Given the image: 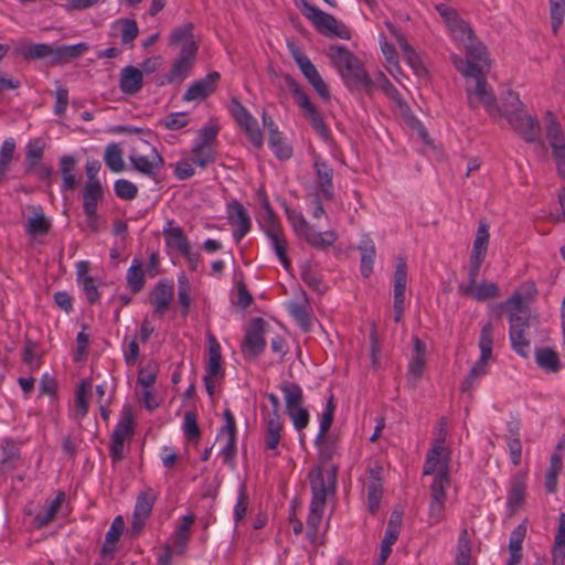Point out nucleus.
I'll return each instance as SVG.
<instances>
[{
  "label": "nucleus",
  "instance_id": "obj_1",
  "mask_svg": "<svg viewBox=\"0 0 565 565\" xmlns=\"http://www.w3.org/2000/svg\"><path fill=\"white\" fill-rule=\"evenodd\" d=\"M452 38L466 46V58L452 55L451 60L458 72L467 79L466 92L471 108L484 107L489 114L494 110V97L491 86L487 83L483 68L488 66L486 49L475 43L469 25L458 18L457 13L445 7H437Z\"/></svg>",
  "mask_w": 565,
  "mask_h": 565
},
{
  "label": "nucleus",
  "instance_id": "obj_2",
  "mask_svg": "<svg viewBox=\"0 0 565 565\" xmlns=\"http://www.w3.org/2000/svg\"><path fill=\"white\" fill-rule=\"evenodd\" d=\"M536 294L532 282L520 289L500 306L501 312L509 315L510 341L512 349L522 358L527 359L531 352L530 330L535 318L529 315V305Z\"/></svg>",
  "mask_w": 565,
  "mask_h": 565
},
{
  "label": "nucleus",
  "instance_id": "obj_3",
  "mask_svg": "<svg viewBox=\"0 0 565 565\" xmlns=\"http://www.w3.org/2000/svg\"><path fill=\"white\" fill-rule=\"evenodd\" d=\"M312 498L309 508L307 524L315 531L318 529L326 507L329 492L335 488L337 469L330 466L327 469L315 468L309 473Z\"/></svg>",
  "mask_w": 565,
  "mask_h": 565
},
{
  "label": "nucleus",
  "instance_id": "obj_4",
  "mask_svg": "<svg viewBox=\"0 0 565 565\" xmlns=\"http://www.w3.org/2000/svg\"><path fill=\"white\" fill-rule=\"evenodd\" d=\"M328 56L350 89L370 88L372 81L365 72L361 61L343 45H331Z\"/></svg>",
  "mask_w": 565,
  "mask_h": 565
},
{
  "label": "nucleus",
  "instance_id": "obj_5",
  "mask_svg": "<svg viewBox=\"0 0 565 565\" xmlns=\"http://www.w3.org/2000/svg\"><path fill=\"white\" fill-rule=\"evenodd\" d=\"M287 220L290 223L295 234L305 239L310 246L324 249L332 246L337 239L338 234L333 230L326 232H318L311 224L305 218V216L294 210H286Z\"/></svg>",
  "mask_w": 565,
  "mask_h": 565
},
{
  "label": "nucleus",
  "instance_id": "obj_6",
  "mask_svg": "<svg viewBox=\"0 0 565 565\" xmlns=\"http://www.w3.org/2000/svg\"><path fill=\"white\" fill-rule=\"evenodd\" d=\"M493 341H494V331H493L491 322H488L486 326H483L481 333H480V339H479L480 358L476 362V364L472 366V369L470 370V372L467 375V377L465 379V381L461 383V390L463 392L470 391L472 387L473 381L486 373L488 362L492 358Z\"/></svg>",
  "mask_w": 565,
  "mask_h": 565
},
{
  "label": "nucleus",
  "instance_id": "obj_7",
  "mask_svg": "<svg viewBox=\"0 0 565 565\" xmlns=\"http://www.w3.org/2000/svg\"><path fill=\"white\" fill-rule=\"evenodd\" d=\"M129 161L136 171L148 177L156 175L163 166V159L157 149L145 141L130 150Z\"/></svg>",
  "mask_w": 565,
  "mask_h": 565
},
{
  "label": "nucleus",
  "instance_id": "obj_8",
  "mask_svg": "<svg viewBox=\"0 0 565 565\" xmlns=\"http://www.w3.org/2000/svg\"><path fill=\"white\" fill-rule=\"evenodd\" d=\"M287 84L294 94L297 105L301 108L305 117L309 120L316 132L327 141L330 137L329 129L318 111L317 107L310 102L308 95L302 87L292 78H287Z\"/></svg>",
  "mask_w": 565,
  "mask_h": 565
},
{
  "label": "nucleus",
  "instance_id": "obj_9",
  "mask_svg": "<svg viewBox=\"0 0 565 565\" xmlns=\"http://www.w3.org/2000/svg\"><path fill=\"white\" fill-rule=\"evenodd\" d=\"M263 207L265 210V217L262 224L264 232L267 237L270 239L271 246L279 258L281 265L288 269L290 266V260L287 256V241L282 235V230L279 223L276 220V216L270 209L269 202L267 199L263 200Z\"/></svg>",
  "mask_w": 565,
  "mask_h": 565
},
{
  "label": "nucleus",
  "instance_id": "obj_10",
  "mask_svg": "<svg viewBox=\"0 0 565 565\" xmlns=\"http://www.w3.org/2000/svg\"><path fill=\"white\" fill-rule=\"evenodd\" d=\"M288 49L295 60L296 64L300 68L302 75L309 82V84L313 87V89L319 94V96L323 99L330 98V92L317 71L316 66L309 60V57L302 53V51L297 47L294 43H288Z\"/></svg>",
  "mask_w": 565,
  "mask_h": 565
},
{
  "label": "nucleus",
  "instance_id": "obj_11",
  "mask_svg": "<svg viewBox=\"0 0 565 565\" xmlns=\"http://www.w3.org/2000/svg\"><path fill=\"white\" fill-rule=\"evenodd\" d=\"M303 14L315 25V28L322 34H334L341 39H349V32L340 26L339 22L331 14L309 4L305 0Z\"/></svg>",
  "mask_w": 565,
  "mask_h": 565
},
{
  "label": "nucleus",
  "instance_id": "obj_12",
  "mask_svg": "<svg viewBox=\"0 0 565 565\" xmlns=\"http://www.w3.org/2000/svg\"><path fill=\"white\" fill-rule=\"evenodd\" d=\"M230 111L238 126L245 131L248 140L257 149L263 147L264 139L255 117L238 100L233 99Z\"/></svg>",
  "mask_w": 565,
  "mask_h": 565
},
{
  "label": "nucleus",
  "instance_id": "obj_13",
  "mask_svg": "<svg viewBox=\"0 0 565 565\" xmlns=\"http://www.w3.org/2000/svg\"><path fill=\"white\" fill-rule=\"evenodd\" d=\"M157 498L156 491L151 488H147L138 494L130 525L132 536H138L141 533L146 521L152 512Z\"/></svg>",
  "mask_w": 565,
  "mask_h": 565
},
{
  "label": "nucleus",
  "instance_id": "obj_14",
  "mask_svg": "<svg viewBox=\"0 0 565 565\" xmlns=\"http://www.w3.org/2000/svg\"><path fill=\"white\" fill-rule=\"evenodd\" d=\"M225 424L217 434V439L223 443L220 455L225 463H232L236 456V424L230 409L224 411Z\"/></svg>",
  "mask_w": 565,
  "mask_h": 565
},
{
  "label": "nucleus",
  "instance_id": "obj_15",
  "mask_svg": "<svg viewBox=\"0 0 565 565\" xmlns=\"http://www.w3.org/2000/svg\"><path fill=\"white\" fill-rule=\"evenodd\" d=\"M195 49L191 44H186L185 47L181 49V52L173 62L170 72L166 75V81L162 84L168 83H181L191 73L196 57Z\"/></svg>",
  "mask_w": 565,
  "mask_h": 565
},
{
  "label": "nucleus",
  "instance_id": "obj_16",
  "mask_svg": "<svg viewBox=\"0 0 565 565\" xmlns=\"http://www.w3.org/2000/svg\"><path fill=\"white\" fill-rule=\"evenodd\" d=\"M508 121L524 141L530 143L543 142L541 137V126L536 118L526 115L523 110H520L513 116L512 120Z\"/></svg>",
  "mask_w": 565,
  "mask_h": 565
},
{
  "label": "nucleus",
  "instance_id": "obj_17",
  "mask_svg": "<svg viewBox=\"0 0 565 565\" xmlns=\"http://www.w3.org/2000/svg\"><path fill=\"white\" fill-rule=\"evenodd\" d=\"M489 227V224L480 223L477 230L469 263V270L472 271V275L480 273L481 265L486 259L490 242Z\"/></svg>",
  "mask_w": 565,
  "mask_h": 565
},
{
  "label": "nucleus",
  "instance_id": "obj_18",
  "mask_svg": "<svg viewBox=\"0 0 565 565\" xmlns=\"http://www.w3.org/2000/svg\"><path fill=\"white\" fill-rule=\"evenodd\" d=\"M479 274L468 273V281L459 286V291L477 301H486L494 296V285L486 280H479Z\"/></svg>",
  "mask_w": 565,
  "mask_h": 565
},
{
  "label": "nucleus",
  "instance_id": "obj_19",
  "mask_svg": "<svg viewBox=\"0 0 565 565\" xmlns=\"http://www.w3.org/2000/svg\"><path fill=\"white\" fill-rule=\"evenodd\" d=\"M220 81L217 72H211L205 77L192 83L183 95L185 102H201L211 95Z\"/></svg>",
  "mask_w": 565,
  "mask_h": 565
},
{
  "label": "nucleus",
  "instance_id": "obj_20",
  "mask_svg": "<svg viewBox=\"0 0 565 565\" xmlns=\"http://www.w3.org/2000/svg\"><path fill=\"white\" fill-rule=\"evenodd\" d=\"M130 434L131 418L126 416L117 424L111 436L109 454L114 463L125 458V441Z\"/></svg>",
  "mask_w": 565,
  "mask_h": 565
},
{
  "label": "nucleus",
  "instance_id": "obj_21",
  "mask_svg": "<svg viewBox=\"0 0 565 565\" xmlns=\"http://www.w3.org/2000/svg\"><path fill=\"white\" fill-rule=\"evenodd\" d=\"M264 323L265 322L262 318H256L246 330L243 349L250 356H257L266 347V341L264 339Z\"/></svg>",
  "mask_w": 565,
  "mask_h": 565
},
{
  "label": "nucleus",
  "instance_id": "obj_22",
  "mask_svg": "<svg viewBox=\"0 0 565 565\" xmlns=\"http://www.w3.org/2000/svg\"><path fill=\"white\" fill-rule=\"evenodd\" d=\"M173 284L169 280H159L150 292V303L154 308V315L162 316L167 312L173 298Z\"/></svg>",
  "mask_w": 565,
  "mask_h": 565
},
{
  "label": "nucleus",
  "instance_id": "obj_23",
  "mask_svg": "<svg viewBox=\"0 0 565 565\" xmlns=\"http://www.w3.org/2000/svg\"><path fill=\"white\" fill-rule=\"evenodd\" d=\"M315 169L317 175L316 194L329 201L333 198V169L329 167L319 156L315 157Z\"/></svg>",
  "mask_w": 565,
  "mask_h": 565
},
{
  "label": "nucleus",
  "instance_id": "obj_24",
  "mask_svg": "<svg viewBox=\"0 0 565 565\" xmlns=\"http://www.w3.org/2000/svg\"><path fill=\"white\" fill-rule=\"evenodd\" d=\"M385 25H386L387 30L391 32V34L394 36L396 42L398 43L407 64L414 70V72L417 75L424 74L425 67H424L418 54L411 46V44L407 42L405 36L393 25L392 22L386 21Z\"/></svg>",
  "mask_w": 565,
  "mask_h": 565
},
{
  "label": "nucleus",
  "instance_id": "obj_25",
  "mask_svg": "<svg viewBox=\"0 0 565 565\" xmlns=\"http://www.w3.org/2000/svg\"><path fill=\"white\" fill-rule=\"evenodd\" d=\"M228 221L237 228L234 232V238L239 242L250 231V218L246 209L237 201H233L227 206Z\"/></svg>",
  "mask_w": 565,
  "mask_h": 565
},
{
  "label": "nucleus",
  "instance_id": "obj_26",
  "mask_svg": "<svg viewBox=\"0 0 565 565\" xmlns=\"http://www.w3.org/2000/svg\"><path fill=\"white\" fill-rule=\"evenodd\" d=\"M545 132L552 154L565 151V136L562 125L552 111L545 114Z\"/></svg>",
  "mask_w": 565,
  "mask_h": 565
},
{
  "label": "nucleus",
  "instance_id": "obj_27",
  "mask_svg": "<svg viewBox=\"0 0 565 565\" xmlns=\"http://www.w3.org/2000/svg\"><path fill=\"white\" fill-rule=\"evenodd\" d=\"M15 53L24 60L51 58L54 63V46L46 43H26L21 42L15 46Z\"/></svg>",
  "mask_w": 565,
  "mask_h": 565
},
{
  "label": "nucleus",
  "instance_id": "obj_28",
  "mask_svg": "<svg viewBox=\"0 0 565 565\" xmlns=\"http://www.w3.org/2000/svg\"><path fill=\"white\" fill-rule=\"evenodd\" d=\"M334 409L335 405L333 404V396L331 395L328 399L326 408L322 412L319 425V433L316 438V444L321 446V452L327 457L331 456V450L327 446L326 434L328 433L332 425Z\"/></svg>",
  "mask_w": 565,
  "mask_h": 565
},
{
  "label": "nucleus",
  "instance_id": "obj_29",
  "mask_svg": "<svg viewBox=\"0 0 565 565\" xmlns=\"http://www.w3.org/2000/svg\"><path fill=\"white\" fill-rule=\"evenodd\" d=\"M414 349L413 356L408 365V379L412 382H417L425 370V354H426V345L425 343L417 337L413 339Z\"/></svg>",
  "mask_w": 565,
  "mask_h": 565
},
{
  "label": "nucleus",
  "instance_id": "obj_30",
  "mask_svg": "<svg viewBox=\"0 0 565 565\" xmlns=\"http://www.w3.org/2000/svg\"><path fill=\"white\" fill-rule=\"evenodd\" d=\"M139 34V28L134 19H118L111 23V35L120 36L122 45H132Z\"/></svg>",
  "mask_w": 565,
  "mask_h": 565
},
{
  "label": "nucleus",
  "instance_id": "obj_31",
  "mask_svg": "<svg viewBox=\"0 0 565 565\" xmlns=\"http://www.w3.org/2000/svg\"><path fill=\"white\" fill-rule=\"evenodd\" d=\"M142 72L135 66H126L121 70L119 88L124 94L134 95L142 87Z\"/></svg>",
  "mask_w": 565,
  "mask_h": 565
},
{
  "label": "nucleus",
  "instance_id": "obj_32",
  "mask_svg": "<svg viewBox=\"0 0 565 565\" xmlns=\"http://www.w3.org/2000/svg\"><path fill=\"white\" fill-rule=\"evenodd\" d=\"M444 452V438H441L436 441L427 456V460L424 467L425 475H433L437 471H441L443 467H445V471H448V460Z\"/></svg>",
  "mask_w": 565,
  "mask_h": 565
},
{
  "label": "nucleus",
  "instance_id": "obj_33",
  "mask_svg": "<svg viewBox=\"0 0 565 565\" xmlns=\"http://www.w3.org/2000/svg\"><path fill=\"white\" fill-rule=\"evenodd\" d=\"M526 535V525L525 523L519 524L511 533L509 540V559L505 565H519L522 562V543Z\"/></svg>",
  "mask_w": 565,
  "mask_h": 565
},
{
  "label": "nucleus",
  "instance_id": "obj_34",
  "mask_svg": "<svg viewBox=\"0 0 565 565\" xmlns=\"http://www.w3.org/2000/svg\"><path fill=\"white\" fill-rule=\"evenodd\" d=\"M522 107L523 105L515 92L508 87L501 92L500 105L497 104V110L505 117L507 120H512L513 116L522 110Z\"/></svg>",
  "mask_w": 565,
  "mask_h": 565
},
{
  "label": "nucleus",
  "instance_id": "obj_35",
  "mask_svg": "<svg viewBox=\"0 0 565 565\" xmlns=\"http://www.w3.org/2000/svg\"><path fill=\"white\" fill-rule=\"evenodd\" d=\"M535 362L537 366L546 373L555 374L559 372L562 367L557 352L548 347H542L535 350Z\"/></svg>",
  "mask_w": 565,
  "mask_h": 565
},
{
  "label": "nucleus",
  "instance_id": "obj_36",
  "mask_svg": "<svg viewBox=\"0 0 565 565\" xmlns=\"http://www.w3.org/2000/svg\"><path fill=\"white\" fill-rule=\"evenodd\" d=\"M194 515L188 514L182 516L180 523L177 525L173 533V548L174 551L181 555L185 551L186 543L190 537L191 527L194 523Z\"/></svg>",
  "mask_w": 565,
  "mask_h": 565
},
{
  "label": "nucleus",
  "instance_id": "obj_37",
  "mask_svg": "<svg viewBox=\"0 0 565 565\" xmlns=\"http://www.w3.org/2000/svg\"><path fill=\"white\" fill-rule=\"evenodd\" d=\"M88 51V45L84 42L73 45L54 46V64L67 63L82 56Z\"/></svg>",
  "mask_w": 565,
  "mask_h": 565
},
{
  "label": "nucleus",
  "instance_id": "obj_38",
  "mask_svg": "<svg viewBox=\"0 0 565 565\" xmlns=\"http://www.w3.org/2000/svg\"><path fill=\"white\" fill-rule=\"evenodd\" d=\"M102 196L103 190L98 181L88 182L86 184L83 194V207L86 216H92L95 212H97V204Z\"/></svg>",
  "mask_w": 565,
  "mask_h": 565
},
{
  "label": "nucleus",
  "instance_id": "obj_39",
  "mask_svg": "<svg viewBox=\"0 0 565 565\" xmlns=\"http://www.w3.org/2000/svg\"><path fill=\"white\" fill-rule=\"evenodd\" d=\"M125 529V522L122 516L118 515L114 519L109 530L106 533L105 543L102 547V554L104 556L110 555L113 556V553L115 551V545L118 542L120 535L122 534V531Z\"/></svg>",
  "mask_w": 565,
  "mask_h": 565
},
{
  "label": "nucleus",
  "instance_id": "obj_40",
  "mask_svg": "<svg viewBox=\"0 0 565 565\" xmlns=\"http://www.w3.org/2000/svg\"><path fill=\"white\" fill-rule=\"evenodd\" d=\"M282 422L279 415L269 416L266 424L265 446L267 449L275 450L281 439Z\"/></svg>",
  "mask_w": 565,
  "mask_h": 565
},
{
  "label": "nucleus",
  "instance_id": "obj_41",
  "mask_svg": "<svg viewBox=\"0 0 565 565\" xmlns=\"http://www.w3.org/2000/svg\"><path fill=\"white\" fill-rule=\"evenodd\" d=\"M20 459V449L18 445L12 440H4L2 445V459L0 462V469L2 472H10L15 469Z\"/></svg>",
  "mask_w": 565,
  "mask_h": 565
},
{
  "label": "nucleus",
  "instance_id": "obj_42",
  "mask_svg": "<svg viewBox=\"0 0 565 565\" xmlns=\"http://www.w3.org/2000/svg\"><path fill=\"white\" fill-rule=\"evenodd\" d=\"M280 391L282 392L287 411L302 405L303 393L297 383L285 381L280 385Z\"/></svg>",
  "mask_w": 565,
  "mask_h": 565
},
{
  "label": "nucleus",
  "instance_id": "obj_43",
  "mask_svg": "<svg viewBox=\"0 0 565 565\" xmlns=\"http://www.w3.org/2000/svg\"><path fill=\"white\" fill-rule=\"evenodd\" d=\"M192 161L196 167L205 169L216 160V147H204L194 143L191 150Z\"/></svg>",
  "mask_w": 565,
  "mask_h": 565
},
{
  "label": "nucleus",
  "instance_id": "obj_44",
  "mask_svg": "<svg viewBox=\"0 0 565 565\" xmlns=\"http://www.w3.org/2000/svg\"><path fill=\"white\" fill-rule=\"evenodd\" d=\"M163 235L167 245L178 249L180 253L188 252V247L191 246L181 227L172 226L171 223H169V227L163 230Z\"/></svg>",
  "mask_w": 565,
  "mask_h": 565
},
{
  "label": "nucleus",
  "instance_id": "obj_45",
  "mask_svg": "<svg viewBox=\"0 0 565 565\" xmlns=\"http://www.w3.org/2000/svg\"><path fill=\"white\" fill-rule=\"evenodd\" d=\"M361 252V274L363 277H369L373 271V264L376 255V249L372 241L366 239L359 246Z\"/></svg>",
  "mask_w": 565,
  "mask_h": 565
},
{
  "label": "nucleus",
  "instance_id": "obj_46",
  "mask_svg": "<svg viewBox=\"0 0 565 565\" xmlns=\"http://www.w3.org/2000/svg\"><path fill=\"white\" fill-rule=\"evenodd\" d=\"M209 340V363L206 367V373L210 375H220L222 373L221 369V347L216 340V338L210 333L207 335Z\"/></svg>",
  "mask_w": 565,
  "mask_h": 565
},
{
  "label": "nucleus",
  "instance_id": "obj_47",
  "mask_svg": "<svg viewBox=\"0 0 565 565\" xmlns=\"http://www.w3.org/2000/svg\"><path fill=\"white\" fill-rule=\"evenodd\" d=\"M104 161L113 172H121L125 169L122 151L118 143L113 142L106 147Z\"/></svg>",
  "mask_w": 565,
  "mask_h": 565
},
{
  "label": "nucleus",
  "instance_id": "obj_48",
  "mask_svg": "<svg viewBox=\"0 0 565 565\" xmlns=\"http://www.w3.org/2000/svg\"><path fill=\"white\" fill-rule=\"evenodd\" d=\"M127 285L134 294L139 292L145 286V273L142 264L134 259L132 264L127 270Z\"/></svg>",
  "mask_w": 565,
  "mask_h": 565
},
{
  "label": "nucleus",
  "instance_id": "obj_49",
  "mask_svg": "<svg viewBox=\"0 0 565 565\" xmlns=\"http://www.w3.org/2000/svg\"><path fill=\"white\" fill-rule=\"evenodd\" d=\"M192 30H193V25L191 23H188L180 28L174 29L170 36V44L181 45V49L185 47L186 44H191L193 46V49H195V51H198V45L194 41Z\"/></svg>",
  "mask_w": 565,
  "mask_h": 565
},
{
  "label": "nucleus",
  "instance_id": "obj_50",
  "mask_svg": "<svg viewBox=\"0 0 565 565\" xmlns=\"http://www.w3.org/2000/svg\"><path fill=\"white\" fill-rule=\"evenodd\" d=\"M441 471H437L434 475V480L430 486L431 491V500H437L445 502L446 494L445 490L449 487V477L448 471H445V467L441 468Z\"/></svg>",
  "mask_w": 565,
  "mask_h": 565
},
{
  "label": "nucleus",
  "instance_id": "obj_51",
  "mask_svg": "<svg viewBox=\"0 0 565 565\" xmlns=\"http://www.w3.org/2000/svg\"><path fill=\"white\" fill-rule=\"evenodd\" d=\"M563 468L561 455H553L550 460V467L545 477V488L548 493H554L557 489V477Z\"/></svg>",
  "mask_w": 565,
  "mask_h": 565
},
{
  "label": "nucleus",
  "instance_id": "obj_52",
  "mask_svg": "<svg viewBox=\"0 0 565 565\" xmlns=\"http://www.w3.org/2000/svg\"><path fill=\"white\" fill-rule=\"evenodd\" d=\"M61 172L63 175V189L73 190L76 183L75 179V160L71 156H64L60 161Z\"/></svg>",
  "mask_w": 565,
  "mask_h": 565
},
{
  "label": "nucleus",
  "instance_id": "obj_53",
  "mask_svg": "<svg viewBox=\"0 0 565 565\" xmlns=\"http://www.w3.org/2000/svg\"><path fill=\"white\" fill-rule=\"evenodd\" d=\"M178 301L182 308V316H186L191 306V284L184 275L178 278Z\"/></svg>",
  "mask_w": 565,
  "mask_h": 565
},
{
  "label": "nucleus",
  "instance_id": "obj_54",
  "mask_svg": "<svg viewBox=\"0 0 565 565\" xmlns=\"http://www.w3.org/2000/svg\"><path fill=\"white\" fill-rule=\"evenodd\" d=\"M552 31L557 34L565 17V0H548Z\"/></svg>",
  "mask_w": 565,
  "mask_h": 565
},
{
  "label": "nucleus",
  "instance_id": "obj_55",
  "mask_svg": "<svg viewBox=\"0 0 565 565\" xmlns=\"http://www.w3.org/2000/svg\"><path fill=\"white\" fill-rule=\"evenodd\" d=\"M268 143L279 159L285 160L291 157L292 148L284 141L280 132L271 134V136H269Z\"/></svg>",
  "mask_w": 565,
  "mask_h": 565
},
{
  "label": "nucleus",
  "instance_id": "obj_56",
  "mask_svg": "<svg viewBox=\"0 0 565 565\" xmlns=\"http://www.w3.org/2000/svg\"><path fill=\"white\" fill-rule=\"evenodd\" d=\"M189 116L186 113H172L160 119L158 126L168 130H180L189 124Z\"/></svg>",
  "mask_w": 565,
  "mask_h": 565
},
{
  "label": "nucleus",
  "instance_id": "obj_57",
  "mask_svg": "<svg viewBox=\"0 0 565 565\" xmlns=\"http://www.w3.org/2000/svg\"><path fill=\"white\" fill-rule=\"evenodd\" d=\"M407 285V265L404 259H398L396 269L394 273V295L399 297L401 295L405 296Z\"/></svg>",
  "mask_w": 565,
  "mask_h": 565
},
{
  "label": "nucleus",
  "instance_id": "obj_58",
  "mask_svg": "<svg viewBox=\"0 0 565 565\" xmlns=\"http://www.w3.org/2000/svg\"><path fill=\"white\" fill-rule=\"evenodd\" d=\"M289 313L300 324L303 330H308L310 326V317L308 307L305 302H290L288 305Z\"/></svg>",
  "mask_w": 565,
  "mask_h": 565
},
{
  "label": "nucleus",
  "instance_id": "obj_59",
  "mask_svg": "<svg viewBox=\"0 0 565 565\" xmlns=\"http://www.w3.org/2000/svg\"><path fill=\"white\" fill-rule=\"evenodd\" d=\"M366 493L369 511L374 514L380 508L381 499L383 495V484L369 481L366 484Z\"/></svg>",
  "mask_w": 565,
  "mask_h": 565
},
{
  "label": "nucleus",
  "instance_id": "obj_60",
  "mask_svg": "<svg viewBox=\"0 0 565 565\" xmlns=\"http://www.w3.org/2000/svg\"><path fill=\"white\" fill-rule=\"evenodd\" d=\"M44 142L40 138L31 139L26 146L25 160L30 167H35L42 159Z\"/></svg>",
  "mask_w": 565,
  "mask_h": 565
},
{
  "label": "nucleus",
  "instance_id": "obj_61",
  "mask_svg": "<svg viewBox=\"0 0 565 565\" xmlns=\"http://www.w3.org/2000/svg\"><path fill=\"white\" fill-rule=\"evenodd\" d=\"M89 384L83 382L76 391L75 404H74V415L76 418H83L87 413V393H88Z\"/></svg>",
  "mask_w": 565,
  "mask_h": 565
},
{
  "label": "nucleus",
  "instance_id": "obj_62",
  "mask_svg": "<svg viewBox=\"0 0 565 565\" xmlns=\"http://www.w3.org/2000/svg\"><path fill=\"white\" fill-rule=\"evenodd\" d=\"M115 193L122 200H132L137 196L138 188L129 180L119 179L114 184Z\"/></svg>",
  "mask_w": 565,
  "mask_h": 565
},
{
  "label": "nucleus",
  "instance_id": "obj_63",
  "mask_svg": "<svg viewBox=\"0 0 565 565\" xmlns=\"http://www.w3.org/2000/svg\"><path fill=\"white\" fill-rule=\"evenodd\" d=\"M50 230V223L43 214H35L28 220V233L32 236L44 235Z\"/></svg>",
  "mask_w": 565,
  "mask_h": 565
},
{
  "label": "nucleus",
  "instance_id": "obj_64",
  "mask_svg": "<svg viewBox=\"0 0 565 565\" xmlns=\"http://www.w3.org/2000/svg\"><path fill=\"white\" fill-rule=\"evenodd\" d=\"M288 416L291 419V423L297 431H301L309 424V413L301 405L287 411Z\"/></svg>",
  "mask_w": 565,
  "mask_h": 565
}]
</instances>
